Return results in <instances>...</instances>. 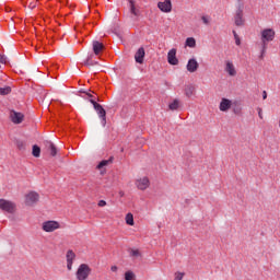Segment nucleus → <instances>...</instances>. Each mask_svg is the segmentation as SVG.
<instances>
[{"instance_id":"f257e3e1","label":"nucleus","mask_w":280,"mask_h":280,"mask_svg":"<svg viewBox=\"0 0 280 280\" xmlns=\"http://www.w3.org/2000/svg\"><path fill=\"white\" fill-rule=\"evenodd\" d=\"M80 93H81V95H86V97L90 98V102L94 107V110H96V113L101 119L102 126L106 127V109H104V107L100 103H96L95 100H93V94H91L89 92H80Z\"/></svg>"},{"instance_id":"f03ea898","label":"nucleus","mask_w":280,"mask_h":280,"mask_svg":"<svg viewBox=\"0 0 280 280\" xmlns=\"http://www.w3.org/2000/svg\"><path fill=\"white\" fill-rule=\"evenodd\" d=\"M275 40V31L272 28H266L261 32V52L260 58H264V54H266V49H268V43Z\"/></svg>"},{"instance_id":"7ed1b4c3","label":"nucleus","mask_w":280,"mask_h":280,"mask_svg":"<svg viewBox=\"0 0 280 280\" xmlns=\"http://www.w3.org/2000/svg\"><path fill=\"white\" fill-rule=\"evenodd\" d=\"M246 20L244 19V4L238 3L234 13V24L236 27H244Z\"/></svg>"},{"instance_id":"20e7f679","label":"nucleus","mask_w":280,"mask_h":280,"mask_svg":"<svg viewBox=\"0 0 280 280\" xmlns=\"http://www.w3.org/2000/svg\"><path fill=\"white\" fill-rule=\"evenodd\" d=\"M89 275H91V268L86 264H82L79 266L77 270V279L78 280H86L89 279Z\"/></svg>"},{"instance_id":"39448f33","label":"nucleus","mask_w":280,"mask_h":280,"mask_svg":"<svg viewBox=\"0 0 280 280\" xmlns=\"http://www.w3.org/2000/svg\"><path fill=\"white\" fill-rule=\"evenodd\" d=\"M40 199V195L36 191H30L28 194L25 195V205L26 207H34L36 202Z\"/></svg>"},{"instance_id":"423d86ee","label":"nucleus","mask_w":280,"mask_h":280,"mask_svg":"<svg viewBox=\"0 0 280 280\" xmlns=\"http://www.w3.org/2000/svg\"><path fill=\"white\" fill-rule=\"evenodd\" d=\"M0 209L7 213H14L16 211V205L5 199H0Z\"/></svg>"},{"instance_id":"0eeeda50","label":"nucleus","mask_w":280,"mask_h":280,"mask_svg":"<svg viewBox=\"0 0 280 280\" xmlns=\"http://www.w3.org/2000/svg\"><path fill=\"white\" fill-rule=\"evenodd\" d=\"M42 229L45 233H54V231L60 229V223L58 221H46L43 223Z\"/></svg>"},{"instance_id":"6e6552de","label":"nucleus","mask_w":280,"mask_h":280,"mask_svg":"<svg viewBox=\"0 0 280 280\" xmlns=\"http://www.w3.org/2000/svg\"><path fill=\"white\" fill-rule=\"evenodd\" d=\"M10 119L12 124H23V119H25V115H23V113L21 112H16L12 109L10 112Z\"/></svg>"},{"instance_id":"1a4fd4ad","label":"nucleus","mask_w":280,"mask_h":280,"mask_svg":"<svg viewBox=\"0 0 280 280\" xmlns=\"http://www.w3.org/2000/svg\"><path fill=\"white\" fill-rule=\"evenodd\" d=\"M136 186L140 191H145L148 187H150V178L148 177H142L136 180Z\"/></svg>"},{"instance_id":"9d476101","label":"nucleus","mask_w":280,"mask_h":280,"mask_svg":"<svg viewBox=\"0 0 280 280\" xmlns=\"http://www.w3.org/2000/svg\"><path fill=\"white\" fill-rule=\"evenodd\" d=\"M158 8L161 10V12H172V0H164L163 2H159Z\"/></svg>"},{"instance_id":"9b49d317","label":"nucleus","mask_w":280,"mask_h":280,"mask_svg":"<svg viewBox=\"0 0 280 280\" xmlns=\"http://www.w3.org/2000/svg\"><path fill=\"white\" fill-rule=\"evenodd\" d=\"M167 62L173 67H176V65H178V58H176V48H173L167 52Z\"/></svg>"},{"instance_id":"f8f14e48","label":"nucleus","mask_w":280,"mask_h":280,"mask_svg":"<svg viewBox=\"0 0 280 280\" xmlns=\"http://www.w3.org/2000/svg\"><path fill=\"white\" fill-rule=\"evenodd\" d=\"M92 49L94 56H100L104 51V44L97 40L92 43Z\"/></svg>"},{"instance_id":"ddd939ff","label":"nucleus","mask_w":280,"mask_h":280,"mask_svg":"<svg viewBox=\"0 0 280 280\" xmlns=\"http://www.w3.org/2000/svg\"><path fill=\"white\" fill-rule=\"evenodd\" d=\"M135 60L138 65H143V60H145V49L143 47H140L136 55Z\"/></svg>"},{"instance_id":"4468645a","label":"nucleus","mask_w":280,"mask_h":280,"mask_svg":"<svg viewBox=\"0 0 280 280\" xmlns=\"http://www.w3.org/2000/svg\"><path fill=\"white\" fill-rule=\"evenodd\" d=\"M198 67H200V65L196 59L192 58L188 60L186 69L189 71V73H196V71H198Z\"/></svg>"},{"instance_id":"2eb2a0df","label":"nucleus","mask_w":280,"mask_h":280,"mask_svg":"<svg viewBox=\"0 0 280 280\" xmlns=\"http://www.w3.org/2000/svg\"><path fill=\"white\" fill-rule=\"evenodd\" d=\"M225 71L231 75L232 78L237 75V71L235 70V66L231 61H226L225 63Z\"/></svg>"},{"instance_id":"dca6fc26","label":"nucleus","mask_w":280,"mask_h":280,"mask_svg":"<svg viewBox=\"0 0 280 280\" xmlns=\"http://www.w3.org/2000/svg\"><path fill=\"white\" fill-rule=\"evenodd\" d=\"M93 58H95V55L90 54L88 58L83 61L84 67H95V65H100V62L93 60Z\"/></svg>"},{"instance_id":"f3484780","label":"nucleus","mask_w":280,"mask_h":280,"mask_svg":"<svg viewBox=\"0 0 280 280\" xmlns=\"http://www.w3.org/2000/svg\"><path fill=\"white\" fill-rule=\"evenodd\" d=\"M128 1H129L130 13L133 14V16H139L141 12L139 11V9H137V1L135 0H128Z\"/></svg>"},{"instance_id":"a211bd4d","label":"nucleus","mask_w":280,"mask_h":280,"mask_svg":"<svg viewBox=\"0 0 280 280\" xmlns=\"http://www.w3.org/2000/svg\"><path fill=\"white\" fill-rule=\"evenodd\" d=\"M231 100L229 98H222L221 103H220V110L222 113H226V110H229V108H231Z\"/></svg>"},{"instance_id":"6ab92c4d","label":"nucleus","mask_w":280,"mask_h":280,"mask_svg":"<svg viewBox=\"0 0 280 280\" xmlns=\"http://www.w3.org/2000/svg\"><path fill=\"white\" fill-rule=\"evenodd\" d=\"M46 148L50 151V154L52 156H56V154H58V149L56 148V144H54V142L51 141H46L45 142Z\"/></svg>"},{"instance_id":"aec40b11","label":"nucleus","mask_w":280,"mask_h":280,"mask_svg":"<svg viewBox=\"0 0 280 280\" xmlns=\"http://www.w3.org/2000/svg\"><path fill=\"white\" fill-rule=\"evenodd\" d=\"M196 93V88L194 85H186L185 88V95L186 97H191Z\"/></svg>"},{"instance_id":"412c9836","label":"nucleus","mask_w":280,"mask_h":280,"mask_svg":"<svg viewBox=\"0 0 280 280\" xmlns=\"http://www.w3.org/2000/svg\"><path fill=\"white\" fill-rule=\"evenodd\" d=\"M110 163H113V158H109L108 160H102L98 164H97V170H102L104 167H106L107 165H110Z\"/></svg>"},{"instance_id":"4be33fe9","label":"nucleus","mask_w":280,"mask_h":280,"mask_svg":"<svg viewBox=\"0 0 280 280\" xmlns=\"http://www.w3.org/2000/svg\"><path fill=\"white\" fill-rule=\"evenodd\" d=\"M179 106L180 101H178L177 98H175L172 103L168 104L170 110H178Z\"/></svg>"},{"instance_id":"5701e85b","label":"nucleus","mask_w":280,"mask_h":280,"mask_svg":"<svg viewBox=\"0 0 280 280\" xmlns=\"http://www.w3.org/2000/svg\"><path fill=\"white\" fill-rule=\"evenodd\" d=\"M32 154L35 156V159L40 156V147H38V144L33 145Z\"/></svg>"},{"instance_id":"b1692460","label":"nucleus","mask_w":280,"mask_h":280,"mask_svg":"<svg viewBox=\"0 0 280 280\" xmlns=\"http://www.w3.org/2000/svg\"><path fill=\"white\" fill-rule=\"evenodd\" d=\"M126 224H128L129 226H135V217L132 215V213H128L126 215Z\"/></svg>"},{"instance_id":"393cba45","label":"nucleus","mask_w":280,"mask_h":280,"mask_svg":"<svg viewBox=\"0 0 280 280\" xmlns=\"http://www.w3.org/2000/svg\"><path fill=\"white\" fill-rule=\"evenodd\" d=\"M10 93H12V88L10 86L0 88V95H10Z\"/></svg>"},{"instance_id":"a878e982","label":"nucleus","mask_w":280,"mask_h":280,"mask_svg":"<svg viewBox=\"0 0 280 280\" xmlns=\"http://www.w3.org/2000/svg\"><path fill=\"white\" fill-rule=\"evenodd\" d=\"M186 46H187V47H196V38H194V37H188V38L186 39Z\"/></svg>"},{"instance_id":"bb28decb","label":"nucleus","mask_w":280,"mask_h":280,"mask_svg":"<svg viewBox=\"0 0 280 280\" xmlns=\"http://www.w3.org/2000/svg\"><path fill=\"white\" fill-rule=\"evenodd\" d=\"M67 261H72L73 262V259H75V253H73V250H68L67 252Z\"/></svg>"},{"instance_id":"cd10ccee","label":"nucleus","mask_w":280,"mask_h":280,"mask_svg":"<svg viewBox=\"0 0 280 280\" xmlns=\"http://www.w3.org/2000/svg\"><path fill=\"white\" fill-rule=\"evenodd\" d=\"M135 272H132V271H127L126 273H125V280H135Z\"/></svg>"},{"instance_id":"c85d7f7f","label":"nucleus","mask_w":280,"mask_h":280,"mask_svg":"<svg viewBox=\"0 0 280 280\" xmlns=\"http://www.w3.org/2000/svg\"><path fill=\"white\" fill-rule=\"evenodd\" d=\"M16 148L20 150H25V142L23 140H16Z\"/></svg>"},{"instance_id":"c756f323","label":"nucleus","mask_w":280,"mask_h":280,"mask_svg":"<svg viewBox=\"0 0 280 280\" xmlns=\"http://www.w3.org/2000/svg\"><path fill=\"white\" fill-rule=\"evenodd\" d=\"M233 36L235 38V44L237 46L242 45V40L240 39V35H237V32L233 31Z\"/></svg>"},{"instance_id":"7c9ffc66","label":"nucleus","mask_w":280,"mask_h":280,"mask_svg":"<svg viewBox=\"0 0 280 280\" xmlns=\"http://www.w3.org/2000/svg\"><path fill=\"white\" fill-rule=\"evenodd\" d=\"M130 256L131 257H140L141 253L139 252V249H131L130 250Z\"/></svg>"},{"instance_id":"2f4dec72","label":"nucleus","mask_w":280,"mask_h":280,"mask_svg":"<svg viewBox=\"0 0 280 280\" xmlns=\"http://www.w3.org/2000/svg\"><path fill=\"white\" fill-rule=\"evenodd\" d=\"M184 277H185V273H183V272H176L174 280H183Z\"/></svg>"},{"instance_id":"473e14b6","label":"nucleus","mask_w":280,"mask_h":280,"mask_svg":"<svg viewBox=\"0 0 280 280\" xmlns=\"http://www.w3.org/2000/svg\"><path fill=\"white\" fill-rule=\"evenodd\" d=\"M201 21L205 23V25H209V19L207 16H201Z\"/></svg>"},{"instance_id":"72a5a7b5","label":"nucleus","mask_w":280,"mask_h":280,"mask_svg":"<svg viewBox=\"0 0 280 280\" xmlns=\"http://www.w3.org/2000/svg\"><path fill=\"white\" fill-rule=\"evenodd\" d=\"M67 268L71 270V268H73V261H67Z\"/></svg>"},{"instance_id":"f704fd0d","label":"nucleus","mask_w":280,"mask_h":280,"mask_svg":"<svg viewBox=\"0 0 280 280\" xmlns=\"http://www.w3.org/2000/svg\"><path fill=\"white\" fill-rule=\"evenodd\" d=\"M98 207H106V201L105 200H100L98 201Z\"/></svg>"},{"instance_id":"c9c22d12","label":"nucleus","mask_w":280,"mask_h":280,"mask_svg":"<svg viewBox=\"0 0 280 280\" xmlns=\"http://www.w3.org/2000/svg\"><path fill=\"white\" fill-rule=\"evenodd\" d=\"M257 110H258V117L260 119H264V115L261 114V108L258 107Z\"/></svg>"},{"instance_id":"e433bc0d","label":"nucleus","mask_w":280,"mask_h":280,"mask_svg":"<svg viewBox=\"0 0 280 280\" xmlns=\"http://www.w3.org/2000/svg\"><path fill=\"white\" fill-rule=\"evenodd\" d=\"M262 100H268V93L266 91L262 92Z\"/></svg>"},{"instance_id":"4c0bfd02","label":"nucleus","mask_w":280,"mask_h":280,"mask_svg":"<svg viewBox=\"0 0 280 280\" xmlns=\"http://www.w3.org/2000/svg\"><path fill=\"white\" fill-rule=\"evenodd\" d=\"M110 270H112V272H117L118 268H117V266H112Z\"/></svg>"}]
</instances>
